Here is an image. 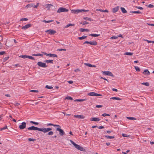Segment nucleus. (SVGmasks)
<instances>
[{
	"label": "nucleus",
	"instance_id": "obj_1",
	"mask_svg": "<svg viewBox=\"0 0 154 154\" xmlns=\"http://www.w3.org/2000/svg\"><path fill=\"white\" fill-rule=\"evenodd\" d=\"M28 130H38L40 131H42L44 133L47 132L52 130L51 128H38L32 126L27 128Z\"/></svg>",
	"mask_w": 154,
	"mask_h": 154
},
{
	"label": "nucleus",
	"instance_id": "obj_2",
	"mask_svg": "<svg viewBox=\"0 0 154 154\" xmlns=\"http://www.w3.org/2000/svg\"><path fill=\"white\" fill-rule=\"evenodd\" d=\"M70 142L75 147L78 149L82 151H85V149H84V148L81 146L76 144L72 140H70Z\"/></svg>",
	"mask_w": 154,
	"mask_h": 154
},
{
	"label": "nucleus",
	"instance_id": "obj_3",
	"mask_svg": "<svg viewBox=\"0 0 154 154\" xmlns=\"http://www.w3.org/2000/svg\"><path fill=\"white\" fill-rule=\"evenodd\" d=\"M72 13L74 14H78L79 13L82 12H86L89 11L88 10H85L84 9H77V10H71Z\"/></svg>",
	"mask_w": 154,
	"mask_h": 154
},
{
	"label": "nucleus",
	"instance_id": "obj_4",
	"mask_svg": "<svg viewBox=\"0 0 154 154\" xmlns=\"http://www.w3.org/2000/svg\"><path fill=\"white\" fill-rule=\"evenodd\" d=\"M42 53H43L45 55L47 56H49L50 57H57V54H52L51 53L47 54L46 52H42Z\"/></svg>",
	"mask_w": 154,
	"mask_h": 154
},
{
	"label": "nucleus",
	"instance_id": "obj_5",
	"mask_svg": "<svg viewBox=\"0 0 154 154\" xmlns=\"http://www.w3.org/2000/svg\"><path fill=\"white\" fill-rule=\"evenodd\" d=\"M68 9H66L65 8L63 7H60L58 9L57 11V13H60L62 12H68Z\"/></svg>",
	"mask_w": 154,
	"mask_h": 154
},
{
	"label": "nucleus",
	"instance_id": "obj_6",
	"mask_svg": "<svg viewBox=\"0 0 154 154\" xmlns=\"http://www.w3.org/2000/svg\"><path fill=\"white\" fill-rule=\"evenodd\" d=\"M103 74L105 75H109L112 77H113L114 75L110 71H102Z\"/></svg>",
	"mask_w": 154,
	"mask_h": 154
},
{
	"label": "nucleus",
	"instance_id": "obj_7",
	"mask_svg": "<svg viewBox=\"0 0 154 154\" xmlns=\"http://www.w3.org/2000/svg\"><path fill=\"white\" fill-rule=\"evenodd\" d=\"M37 64L39 66L43 68L47 67L48 66L46 65L45 63L42 62H38Z\"/></svg>",
	"mask_w": 154,
	"mask_h": 154
},
{
	"label": "nucleus",
	"instance_id": "obj_8",
	"mask_svg": "<svg viewBox=\"0 0 154 154\" xmlns=\"http://www.w3.org/2000/svg\"><path fill=\"white\" fill-rule=\"evenodd\" d=\"M88 95L89 96H102V95L96 93L94 92H91L89 93H88Z\"/></svg>",
	"mask_w": 154,
	"mask_h": 154
},
{
	"label": "nucleus",
	"instance_id": "obj_9",
	"mask_svg": "<svg viewBox=\"0 0 154 154\" xmlns=\"http://www.w3.org/2000/svg\"><path fill=\"white\" fill-rule=\"evenodd\" d=\"M56 130L58 131L59 132V134L61 136H63L65 134V133L60 128H57Z\"/></svg>",
	"mask_w": 154,
	"mask_h": 154
},
{
	"label": "nucleus",
	"instance_id": "obj_10",
	"mask_svg": "<svg viewBox=\"0 0 154 154\" xmlns=\"http://www.w3.org/2000/svg\"><path fill=\"white\" fill-rule=\"evenodd\" d=\"M45 32H48L50 35H54L56 33V31L53 29H50L46 31Z\"/></svg>",
	"mask_w": 154,
	"mask_h": 154
},
{
	"label": "nucleus",
	"instance_id": "obj_11",
	"mask_svg": "<svg viewBox=\"0 0 154 154\" xmlns=\"http://www.w3.org/2000/svg\"><path fill=\"white\" fill-rule=\"evenodd\" d=\"M26 126V123L25 122H23L21 123V125L19 126V128L20 129H23L25 128Z\"/></svg>",
	"mask_w": 154,
	"mask_h": 154
},
{
	"label": "nucleus",
	"instance_id": "obj_12",
	"mask_svg": "<svg viewBox=\"0 0 154 154\" xmlns=\"http://www.w3.org/2000/svg\"><path fill=\"white\" fill-rule=\"evenodd\" d=\"M32 26V25L30 24H28L22 27V29H23L26 30L27 29L30 27Z\"/></svg>",
	"mask_w": 154,
	"mask_h": 154
},
{
	"label": "nucleus",
	"instance_id": "obj_13",
	"mask_svg": "<svg viewBox=\"0 0 154 154\" xmlns=\"http://www.w3.org/2000/svg\"><path fill=\"white\" fill-rule=\"evenodd\" d=\"M100 119L99 118L92 117L90 119V120L95 122H98L100 120Z\"/></svg>",
	"mask_w": 154,
	"mask_h": 154
},
{
	"label": "nucleus",
	"instance_id": "obj_14",
	"mask_svg": "<svg viewBox=\"0 0 154 154\" xmlns=\"http://www.w3.org/2000/svg\"><path fill=\"white\" fill-rule=\"evenodd\" d=\"M45 8H47L48 10L49 11L50 10H51V7H53V5L51 4H47L45 5Z\"/></svg>",
	"mask_w": 154,
	"mask_h": 154
},
{
	"label": "nucleus",
	"instance_id": "obj_15",
	"mask_svg": "<svg viewBox=\"0 0 154 154\" xmlns=\"http://www.w3.org/2000/svg\"><path fill=\"white\" fill-rule=\"evenodd\" d=\"M74 117L78 119H83L85 118V117L83 115H75Z\"/></svg>",
	"mask_w": 154,
	"mask_h": 154
},
{
	"label": "nucleus",
	"instance_id": "obj_16",
	"mask_svg": "<svg viewBox=\"0 0 154 154\" xmlns=\"http://www.w3.org/2000/svg\"><path fill=\"white\" fill-rule=\"evenodd\" d=\"M143 73L144 75H149L150 74V72L147 69H146L144 70V71L143 72Z\"/></svg>",
	"mask_w": 154,
	"mask_h": 154
},
{
	"label": "nucleus",
	"instance_id": "obj_17",
	"mask_svg": "<svg viewBox=\"0 0 154 154\" xmlns=\"http://www.w3.org/2000/svg\"><path fill=\"white\" fill-rule=\"evenodd\" d=\"M119 6H117L115 8H114L113 9V12L114 13H115L117 12L119 9Z\"/></svg>",
	"mask_w": 154,
	"mask_h": 154
},
{
	"label": "nucleus",
	"instance_id": "obj_18",
	"mask_svg": "<svg viewBox=\"0 0 154 154\" xmlns=\"http://www.w3.org/2000/svg\"><path fill=\"white\" fill-rule=\"evenodd\" d=\"M89 44L94 45H97V43L96 41H90V42Z\"/></svg>",
	"mask_w": 154,
	"mask_h": 154
},
{
	"label": "nucleus",
	"instance_id": "obj_19",
	"mask_svg": "<svg viewBox=\"0 0 154 154\" xmlns=\"http://www.w3.org/2000/svg\"><path fill=\"white\" fill-rule=\"evenodd\" d=\"M130 13H134V14H141V12L139 11H131L130 12Z\"/></svg>",
	"mask_w": 154,
	"mask_h": 154
},
{
	"label": "nucleus",
	"instance_id": "obj_20",
	"mask_svg": "<svg viewBox=\"0 0 154 154\" xmlns=\"http://www.w3.org/2000/svg\"><path fill=\"white\" fill-rule=\"evenodd\" d=\"M45 62H46V63H51L53 64V60H46L44 61Z\"/></svg>",
	"mask_w": 154,
	"mask_h": 154
},
{
	"label": "nucleus",
	"instance_id": "obj_21",
	"mask_svg": "<svg viewBox=\"0 0 154 154\" xmlns=\"http://www.w3.org/2000/svg\"><path fill=\"white\" fill-rule=\"evenodd\" d=\"M121 11L123 13H127V11L123 7H121L120 8Z\"/></svg>",
	"mask_w": 154,
	"mask_h": 154
},
{
	"label": "nucleus",
	"instance_id": "obj_22",
	"mask_svg": "<svg viewBox=\"0 0 154 154\" xmlns=\"http://www.w3.org/2000/svg\"><path fill=\"white\" fill-rule=\"evenodd\" d=\"M80 31L82 32H89V30L88 29L81 28L80 29Z\"/></svg>",
	"mask_w": 154,
	"mask_h": 154
},
{
	"label": "nucleus",
	"instance_id": "obj_23",
	"mask_svg": "<svg viewBox=\"0 0 154 154\" xmlns=\"http://www.w3.org/2000/svg\"><path fill=\"white\" fill-rule=\"evenodd\" d=\"M89 36L93 37H97L100 35V34H91L89 35Z\"/></svg>",
	"mask_w": 154,
	"mask_h": 154
},
{
	"label": "nucleus",
	"instance_id": "obj_24",
	"mask_svg": "<svg viewBox=\"0 0 154 154\" xmlns=\"http://www.w3.org/2000/svg\"><path fill=\"white\" fill-rule=\"evenodd\" d=\"M110 99H112V100H121V99L119 97H111L110 98Z\"/></svg>",
	"mask_w": 154,
	"mask_h": 154
},
{
	"label": "nucleus",
	"instance_id": "obj_25",
	"mask_svg": "<svg viewBox=\"0 0 154 154\" xmlns=\"http://www.w3.org/2000/svg\"><path fill=\"white\" fill-rule=\"evenodd\" d=\"M96 11H99L101 12H108V11L106 9L105 10H103L101 9H97L96 10Z\"/></svg>",
	"mask_w": 154,
	"mask_h": 154
},
{
	"label": "nucleus",
	"instance_id": "obj_26",
	"mask_svg": "<svg viewBox=\"0 0 154 154\" xmlns=\"http://www.w3.org/2000/svg\"><path fill=\"white\" fill-rule=\"evenodd\" d=\"M32 55V56H41V57L43 56V54H33Z\"/></svg>",
	"mask_w": 154,
	"mask_h": 154
},
{
	"label": "nucleus",
	"instance_id": "obj_27",
	"mask_svg": "<svg viewBox=\"0 0 154 154\" xmlns=\"http://www.w3.org/2000/svg\"><path fill=\"white\" fill-rule=\"evenodd\" d=\"M133 53L131 52H126L124 54V55H133Z\"/></svg>",
	"mask_w": 154,
	"mask_h": 154
},
{
	"label": "nucleus",
	"instance_id": "obj_28",
	"mask_svg": "<svg viewBox=\"0 0 154 154\" xmlns=\"http://www.w3.org/2000/svg\"><path fill=\"white\" fill-rule=\"evenodd\" d=\"M105 137L107 138V139H113L114 138V136H109L107 135H106L105 136Z\"/></svg>",
	"mask_w": 154,
	"mask_h": 154
},
{
	"label": "nucleus",
	"instance_id": "obj_29",
	"mask_svg": "<svg viewBox=\"0 0 154 154\" xmlns=\"http://www.w3.org/2000/svg\"><path fill=\"white\" fill-rule=\"evenodd\" d=\"M126 118L129 120H135L136 119L134 117H127Z\"/></svg>",
	"mask_w": 154,
	"mask_h": 154
},
{
	"label": "nucleus",
	"instance_id": "obj_30",
	"mask_svg": "<svg viewBox=\"0 0 154 154\" xmlns=\"http://www.w3.org/2000/svg\"><path fill=\"white\" fill-rule=\"evenodd\" d=\"M83 19L86 20H88V21H93V20L91 19V18H88V17H84Z\"/></svg>",
	"mask_w": 154,
	"mask_h": 154
},
{
	"label": "nucleus",
	"instance_id": "obj_31",
	"mask_svg": "<svg viewBox=\"0 0 154 154\" xmlns=\"http://www.w3.org/2000/svg\"><path fill=\"white\" fill-rule=\"evenodd\" d=\"M87 37V36H83L81 37H79L78 39L79 40H82L86 38Z\"/></svg>",
	"mask_w": 154,
	"mask_h": 154
},
{
	"label": "nucleus",
	"instance_id": "obj_32",
	"mask_svg": "<svg viewBox=\"0 0 154 154\" xmlns=\"http://www.w3.org/2000/svg\"><path fill=\"white\" fill-rule=\"evenodd\" d=\"M142 85H144L146 86H149V82H143L141 83Z\"/></svg>",
	"mask_w": 154,
	"mask_h": 154
},
{
	"label": "nucleus",
	"instance_id": "obj_33",
	"mask_svg": "<svg viewBox=\"0 0 154 154\" xmlns=\"http://www.w3.org/2000/svg\"><path fill=\"white\" fill-rule=\"evenodd\" d=\"M86 99H76L74 100L75 101H83L86 100Z\"/></svg>",
	"mask_w": 154,
	"mask_h": 154
},
{
	"label": "nucleus",
	"instance_id": "obj_34",
	"mask_svg": "<svg viewBox=\"0 0 154 154\" xmlns=\"http://www.w3.org/2000/svg\"><path fill=\"white\" fill-rule=\"evenodd\" d=\"M33 5L32 4H28L26 5L25 7L28 8H31L32 7H33Z\"/></svg>",
	"mask_w": 154,
	"mask_h": 154
},
{
	"label": "nucleus",
	"instance_id": "obj_35",
	"mask_svg": "<svg viewBox=\"0 0 154 154\" xmlns=\"http://www.w3.org/2000/svg\"><path fill=\"white\" fill-rule=\"evenodd\" d=\"M74 25H75V24H72L70 23V24H67V25H66V26H65L64 27L66 28H68V27H69V26H74Z\"/></svg>",
	"mask_w": 154,
	"mask_h": 154
},
{
	"label": "nucleus",
	"instance_id": "obj_36",
	"mask_svg": "<svg viewBox=\"0 0 154 154\" xmlns=\"http://www.w3.org/2000/svg\"><path fill=\"white\" fill-rule=\"evenodd\" d=\"M30 122L31 123H32V124H34L35 125H38L39 124V123L38 122H34L33 121H30Z\"/></svg>",
	"mask_w": 154,
	"mask_h": 154
},
{
	"label": "nucleus",
	"instance_id": "obj_37",
	"mask_svg": "<svg viewBox=\"0 0 154 154\" xmlns=\"http://www.w3.org/2000/svg\"><path fill=\"white\" fill-rule=\"evenodd\" d=\"M54 21V20H48V21H47V20H43L42 21V22H45V23H50L51 22H53Z\"/></svg>",
	"mask_w": 154,
	"mask_h": 154
},
{
	"label": "nucleus",
	"instance_id": "obj_38",
	"mask_svg": "<svg viewBox=\"0 0 154 154\" xmlns=\"http://www.w3.org/2000/svg\"><path fill=\"white\" fill-rule=\"evenodd\" d=\"M65 99L70 100H73L72 97L70 96H67L65 97Z\"/></svg>",
	"mask_w": 154,
	"mask_h": 154
},
{
	"label": "nucleus",
	"instance_id": "obj_39",
	"mask_svg": "<svg viewBox=\"0 0 154 154\" xmlns=\"http://www.w3.org/2000/svg\"><path fill=\"white\" fill-rule=\"evenodd\" d=\"M134 68L137 71L139 72L140 71V68L137 66H134Z\"/></svg>",
	"mask_w": 154,
	"mask_h": 154
},
{
	"label": "nucleus",
	"instance_id": "obj_40",
	"mask_svg": "<svg viewBox=\"0 0 154 154\" xmlns=\"http://www.w3.org/2000/svg\"><path fill=\"white\" fill-rule=\"evenodd\" d=\"M146 6H147L148 8H152L154 7V6L152 4H149V5H146Z\"/></svg>",
	"mask_w": 154,
	"mask_h": 154
},
{
	"label": "nucleus",
	"instance_id": "obj_41",
	"mask_svg": "<svg viewBox=\"0 0 154 154\" xmlns=\"http://www.w3.org/2000/svg\"><path fill=\"white\" fill-rule=\"evenodd\" d=\"M20 57L23 58L24 59L27 58L28 55H21L20 56Z\"/></svg>",
	"mask_w": 154,
	"mask_h": 154
},
{
	"label": "nucleus",
	"instance_id": "obj_42",
	"mask_svg": "<svg viewBox=\"0 0 154 154\" xmlns=\"http://www.w3.org/2000/svg\"><path fill=\"white\" fill-rule=\"evenodd\" d=\"M45 88H47L50 89H52L53 88V87L52 86H49L48 85H47L46 86Z\"/></svg>",
	"mask_w": 154,
	"mask_h": 154
},
{
	"label": "nucleus",
	"instance_id": "obj_43",
	"mask_svg": "<svg viewBox=\"0 0 154 154\" xmlns=\"http://www.w3.org/2000/svg\"><path fill=\"white\" fill-rule=\"evenodd\" d=\"M89 23L88 22L86 21H85L81 23V24H82L83 25H85V24H89Z\"/></svg>",
	"mask_w": 154,
	"mask_h": 154
},
{
	"label": "nucleus",
	"instance_id": "obj_44",
	"mask_svg": "<svg viewBox=\"0 0 154 154\" xmlns=\"http://www.w3.org/2000/svg\"><path fill=\"white\" fill-rule=\"evenodd\" d=\"M84 64L86 66L89 67H91L92 65L89 63H85Z\"/></svg>",
	"mask_w": 154,
	"mask_h": 154
},
{
	"label": "nucleus",
	"instance_id": "obj_45",
	"mask_svg": "<svg viewBox=\"0 0 154 154\" xmlns=\"http://www.w3.org/2000/svg\"><path fill=\"white\" fill-rule=\"evenodd\" d=\"M35 140H36L35 139H34L33 138H29L28 139V140L29 141H35Z\"/></svg>",
	"mask_w": 154,
	"mask_h": 154
},
{
	"label": "nucleus",
	"instance_id": "obj_46",
	"mask_svg": "<svg viewBox=\"0 0 154 154\" xmlns=\"http://www.w3.org/2000/svg\"><path fill=\"white\" fill-rule=\"evenodd\" d=\"M27 58L30 59H31L32 60H35L34 58L32 56H29L28 55V57Z\"/></svg>",
	"mask_w": 154,
	"mask_h": 154
},
{
	"label": "nucleus",
	"instance_id": "obj_47",
	"mask_svg": "<svg viewBox=\"0 0 154 154\" xmlns=\"http://www.w3.org/2000/svg\"><path fill=\"white\" fill-rule=\"evenodd\" d=\"M53 134H54V133H53V131H50L48 133V135H52Z\"/></svg>",
	"mask_w": 154,
	"mask_h": 154
},
{
	"label": "nucleus",
	"instance_id": "obj_48",
	"mask_svg": "<svg viewBox=\"0 0 154 154\" xmlns=\"http://www.w3.org/2000/svg\"><path fill=\"white\" fill-rule=\"evenodd\" d=\"M102 116H103L105 117L106 116H109L110 115L109 114L106 113H104L102 115Z\"/></svg>",
	"mask_w": 154,
	"mask_h": 154
},
{
	"label": "nucleus",
	"instance_id": "obj_49",
	"mask_svg": "<svg viewBox=\"0 0 154 154\" xmlns=\"http://www.w3.org/2000/svg\"><path fill=\"white\" fill-rule=\"evenodd\" d=\"M30 91V92H36V93H37V92H38V90H31L30 91Z\"/></svg>",
	"mask_w": 154,
	"mask_h": 154
},
{
	"label": "nucleus",
	"instance_id": "obj_50",
	"mask_svg": "<svg viewBox=\"0 0 154 154\" xmlns=\"http://www.w3.org/2000/svg\"><path fill=\"white\" fill-rule=\"evenodd\" d=\"M47 126H53L54 127L55 126H57V125H55L53 124H51V123H48L47 124Z\"/></svg>",
	"mask_w": 154,
	"mask_h": 154
},
{
	"label": "nucleus",
	"instance_id": "obj_51",
	"mask_svg": "<svg viewBox=\"0 0 154 154\" xmlns=\"http://www.w3.org/2000/svg\"><path fill=\"white\" fill-rule=\"evenodd\" d=\"M28 19L26 18H22L20 20V21H27L28 20Z\"/></svg>",
	"mask_w": 154,
	"mask_h": 154
},
{
	"label": "nucleus",
	"instance_id": "obj_52",
	"mask_svg": "<svg viewBox=\"0 0 154 154\" xmlns=\"http://www.w3.org/2000/svg\"><path fill=\"white\" fill-rule=\"evenodd\" d=\"M118 38V37H117V36H113L111 37L110 38V39H117V38Z\"/></svg>",
	"mask_w": 154,
	"mask_h": 154
},
{
	"label": "nucleus",
	"instance_id": "obj_53",
	"mask_svg": "<svg viewBox=\"0 0 154 154\" xmlns=\"http://www.w3.org/2000/svg\"><path fill=\"white\" fill-rule=\"evenodd\" d=\"M66 49L60 48V49H58L57 50V51H66Z\"/></svg>",
	"mask_w": 154,
	"mask_h": 154
},
{
	"label": "nucleus",
	"instance_id": "obj_54",
	"mask_svg": "<svg viewBox=\"0 0 154 154\" xmlns=\"http://www.w3.org/2000/svg\"><path fill=\"white\" fill-rule=\"evenodd\" d=\"M135 8L140 10H143V8L141 7L136 6Z\"/></svg>",
	"mask_w": 154,
	"mask_h": 154
},
{
	"label": "nucleus",
	"instance_id": "obj_55",
	"mask_svg": "<svg viewBox=\"0 0 154 154\" xmlns=\"http://www.w3.org/2000/svg\"><path fill=\"white\" fill-rule=\"evenodd\" d=\"M122 135L123 137H129V135H128L127 134H122Z\"/></svg>",
	"mask_w": 154,
	"mask_h": 154
},
{
	"label": "nucleus",
	"instance_id": "obj_56",
	"mask_svg": "<svg viewBox=\"0 0 154 154\" xmlns=\"http://www.w3.org/2000/svg\"><path fill=\"white\" fill-rule=\"evenodd\" d=\"M39 5V3H37V4L36 5H33V7L35 8H37V7Z\"/></svg>",
	"mask_w": 154,
	"mask_h": 154
},
{
	"label": "nucleus",
	"instance_id": "obj_57",
	"mask_svg": "<svg viewBox=\"0 0 154 154\" xmlns=\"http://www.w3.org/2000/svg\"><path fill=\"white\" fill-rule=\"evenodd\" d=\"M5 53V52L4 51L0 52V55H3Z\"/></svg>",
	"mask_w": 154,
	"mask_h": 154
},
{
	"label": "nucleus",
	"instance_id": "obj_58",
	"mask_svg": "<svg viewBox=\"0 0 154 154\" xmlns=\"http://www.w3.org/2000/svg\"><path fill=\"white\" fill-rule=\"evenodd\" d=\"M103 107L102 105H97L96 106V107L97 108H101Z\"/></svg>",
	"mask_w": 154,
	"mask_h": 154
},
{
	"label": "nucleus",
	"instance_id": "obj_59",
	"mask_svg": "<svg viewBox=\"0 0 154 154\" xmlns=\"http://www.w3.org/2000/svg\"><path fill=\"white\" fill-rule=\"evenodd\" d=\"M100 79H103L104 80L108 82H109V81H108V80L105 78H103V77H100Z\"/></svg>",
	"mask_w": 154,
	"mask_h": 154
},
{
	"label": "nucleus",
	"instance_id": "obj_60",
	"mask_svg": "<svg viewBox=\"0 0 154 154\" xmlns=\"http://www.w3.org/2000/svg\"><path fill=\"white\" fill-rule=\"evenodd\" d=\"M89 43L90 42H88V41H86L83 43V44H89Z\"/></svg>",
	"mask_w": 154,
	"mask_h": 154
},
{
	"label": "nucleus",
	"instance_id": "obj_61",
	"mask_svg": "<svg viewBox=\"0 0 154 154\" xmlns=\"http://www.w3.org/2000/svg\"><path fill=\"white\" fill-rule=\"evenodd\" d=\"M98 128L99 129H101L103 128H104V127L103 126H100L99 127H98Z\"/></svg>",
	"mask_w": 154,
	"mask_h": 154
},
{
	"label": "nucleus",
	"instance_id": "obj_62",
	"mask_svg": "<svg viewBox=\"0 0 154 154\" xmlns=\"http://www.w3.org/2000/svg\"><path fill=\"white\" fill-rule=\"evenodd\" d=\"M112 90L113 91H118V90L116 89V88H112Z\"/></svg>",
	"mask_w": 154,
	"mask_h": 154
},
{
	"label": "nucleus",
	"instance_id": "obj_63",
	"mask_svg": "<svg viewBox=\"0 0 154 154\" xmlns=\"http://www.w3.org/2000/svg\"><path fill=\"white\" fill-rule=\"evenodd\" d=\"M8 129L7 126L6 125L4 127L2 128V129H3V130H4L5 129Z\"/></svg>",
	"mask_w": 154,
	"mask_h": 154
},
{
	"label": "nucleus",
	"instance_id": "obj_64",
	"mask_svg": "<svg viewBox=\"0 0 154 154\" xmlns=\"http://www.w3.org/2000/svg\"><path fill=\"white\" fill-rule=\"evenodd\" d=\"M14 104L15 106H18L20 105V103H14Z\"/></svg>",
	"mask_w": 154,
	"mask_h": 154
}]
</instances>
